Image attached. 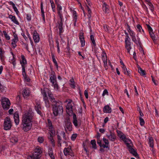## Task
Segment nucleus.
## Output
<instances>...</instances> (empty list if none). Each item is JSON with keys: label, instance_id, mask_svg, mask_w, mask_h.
Here are the masks:
<instances>
[{"label": "nucleus", "instance_id": "f257e3e1", "mask_svg": "<svg viewBox=\"0 0 159 159\" xmlns=\"http://www.w3.org/2000/svg\"><path fill=\"white\" fill-rule=\"evenodd\" d=\"M34 116V113L30 110L26 111L23 114L20 126L24 131L27 132L31 129Z\"/></svg>", "mask_w": 159, "mask_h": 159}, {"label": "nucleus", "instance_id": "f03ea898", "mask_svg": "<svg viewBox=\"0 0 159 159\" xmlns=\"http://www.w3.org/2000/svg\"><path fill=\"white\" fill-rule=\"evenodd\" d=\"M62 7L59 4H57V13L60 18V20L57 21V23L58 25V27L59 29V33L60 34H61L63 31V18L62 14Z\"/></svg>", "mask_w": 159, "mask_h": 159}, {"label": "nucleus", "instance_id": "7ed1b4c3", "mask_svg": "<svg viewBox=\"0 0 159 159\" xmlns=\"http://www.w3.org/2000/svg\"><path fill=\"white\" fill-rule=\"evenodd\" d=\"M53 112L54 116H57L59 114L62 113L63 110L62 103L59 101L53 105Z\"/></svg>", "mask_w": 159, "mask_h": 159}, {"label": "nucleus", "instance_id": "20e7f679", "mask_svg": "<svg viewBox=\"0 0 159 159\" xmlns=\"http://www.w3.org/2000/svg\"><path fill=\"white\" fill-rule=\"evenodd\" d=\"M42 152L41 148L37 147L34 149L32 155L28 156V159H38L41 157Z\"/></svg>", "mask_w": 159, "mask_h": 159}, {"label": "nucleus", "instance_id": "39448f33", "mask_svg": "<svg viewBox=\"0 0 159 159\" xmlns=\"http://www.w3.org/2000/svg\"><path fill=\"white\" fill-rule=\"evenodd\" d=\"M1 102L2 106L4 109L8 110L9 108L11 103L8 99L6 97H2Z\"/></svg>", "mask_w": 159, "mask_h": 159}, {"label": "nucleus", "instance_id": "423d86ee", "mask_svg": "<svg viewBox=\"0 0 159 159\" xmlns=\"http://www.w3.org/2000/svg\"><path fill=\"white\" fill-rule=\"evenodd\" d=\"M65 122L64 128L66 132H67V130L69 131H71L72 130V125L69 117L66 118Z\"/></svg>", "mask_w": 159, "mask_h": 159}, {"label": "nucleus", "instance_id": "0eeeda50", "mask_svg": "<svg viewBox=\"0 0 159 159\" xmlns=\"http://www.w3.org/2000/svg\"><path fill=\"white\" fill-rule=\"evenodd\" d=\"M12 125L10 118L7 117L5 119L4 123V128L5 130H8L10 129Z\"/></svg>", "mask_w": 159, "mask_h": 159}, {"label": "nucleus", "instance_id": "6e6552de", "mask_svg": "<svg viewBox=\"0 0 159 159\" xmlns=\"http://www.w3.org/2000/svg\"><path fill=\"white\" fill-rule=\"evenodd\" d=\"M48 139L51 142V143L53 146H55L54 140L53 139V137L55 135V132L54 130H51L48 134Z\"/></svg>", "mask_w": 159, "mask_h": 159}, {"label": "nucleus", "instance_id": "1a4fd4ad", "mask_svg": "<svg viewBox=\"0 0 159 159\" xmlns=\"http://www.w3.org/2000/svg\"><path fill=\"white\" fill-rule=\"evenodd\" d=\"M64 153L66 156L68 155H70L71 156H74L73 152L70 146H69L67 148H65L64 150Z\"/></svg>", "mask_w": 159, "mask_h": 159}, {"label": "nucleus", "instance_id": "9d476101", "mask_svg": "<svg viewBox=\"0 0 159 159\" xmlns=\"http://www.w3.org/2000/svg\"><path fill=\"white\" fill-rule=\"evenodd\" d=\"M107 138L111 141H114L116 139V136L114 133L111 130H110L109 133L106 134Z\"/></svg>", "mask_w": 159, "mask_h": 159}, {"label": "nucleus", "instance_id": "9b49d317", "mask_svg": "<svg viewBox=\"0 0 159 159\" xmlns=\"http://www.w3.org/2000/svg\"><path fill=\"white\" fill-rule=\"evenodd\" d=\"M130 39H125V48L127 50L128 53H130V50L131 49Z\"/></svg>", "mask_w": 159, "mask_h": 159}, {"label": "nucleus", "instance_id": "f8f14e48", "mask_svg": "<svg viewBox=\"0 0 159 159\" xmlns=\"http://www.w3.org/2000/svg\"><path fill=\"white\" fill-rule=\"evenodd\" d=\"M50 82L52 83V84H53L57 81V78L55 75V72L52 71L51 72L50 78Z\"/></svg>", "mask_w": 159, "mask_h": 159}, {"label": "nucleus", "instance_id": "ddd939ff", "mask_svg": "<svg viewBox=\"0 0 159 159\" xmlns=\"http://www.w3.org/2000/svg\"><path fill=\"white\" fill-rule=\"evenodd\" d=\"M21 60L20 61V63L21 65L22 70L24 71V70H25V65L27 64V61L24 55H21Z\"/></svg>", "mask_w": 159, "mask_h": 159}, {"label": "nucleus", "instance_id": "4468645a", "mask_svg": "<svg viewBox=\"0 0 159 159\" xmlns=\"http://www.w3.org/2000/svg\"><path fill=\"white\" fill-rule=\"evenodd\" d=\"M79 36L81 43V46L82 47H83L85 45V41L84 36V33L83 32H80L79 34Z\"/></svg>", "mask_w": 159, "mask_h": 159}, {"label": "nucleus", "instance_id": "2eb2a0df", "mask_svg": "<svg viewBox=\"0 0 159 159\" xmlns=\"http://www.w3.org/2000/svg\"><path fill=\"white\" fill-rule=\"evenodd\" d=\"M35 109L38 114L41 116H43V114L41 111V110L42 109L41 106L37 102L36 103Z\"/></svg>", "mask_w": 159, "mask_h": 159}, {"label": "nucleus", "instance_id": "dca6fc26", "mask_svg": "<svg viewBox=\"0 0 159 159\" xmlns=\"http://www.w3.org/2000/svg\"><path fill=\"white\" fill-rule=\"evenodd\" d=\"M33 38L35 43H38L39 41V37L38 34L35 30L34 31Z\"/></svg>", "mask_w": 159, "mask_h": 159}, {"label": "nucleus", "instance_id": "f3484780", "mask_svg": "<svg viewBox=\"0 0 159 159\" xmlns=\"http://www.w3.org/2000/svg\"><path fill=\"white\" fill-rule=\"evenodd\" d=\"M73 123L75 127H77L80 126V124L78 121L77 119L76 116L75 114H73Z\"/></svg>", "mask_w": 159, "mask_h": 159}, {"label": "nucleus", "instance_id": "a211bd4d", "mask_svg": "<svg viewBox=\"0 0 159 159\" xmlns=\"http://www.w3.org/2000/svg\"><path fill=\"white\" fill-rule=\"evenodd\" d=\"M30 90L27 88L25 89L23 91V95L24 98H27L30 95Z\"/></svg>", "mask_w": 159, "mask_h": 159}, {"label": "nucleus", "instance_id": "6ab92c4d", "mask_svg": "<svg viewBox=\"0 0 159 159\" xmlns=\"http://www.w3.org/2000/svg\"><path fill=\"white\" fill-rule=\"evenodd\" d=\"M14 118L16 125H18L19 123V118L18 113L17 112H16L14 113Z\"/></svg>", "mask_w": 159, "mask_h": 159}, {"label": "nucleus", "instance_id": "aec40b11", "mask_svg": "<svg viewBox=\"0 0 159 159\" xmlns=\"http://www.w3.org/2000/svg\"><path fill=\"white\" fill-rule=\"evenodd\" d=\"M48 153L51 159H55V156L52 148L49 147L48 149Z\"/></svg>", "mask_w": 159, "mask_h": 159}, {"label": "nucleus", "instance_id": "412c9836", "mask_svg": "<svg viewBox=\"0 0 159 159\" xmlns=\"http://www.w3.org/2000/svg\"><path fill=\"white\" fill-rule=\"evenodd\" d=\"M128 148H129V151L131 153L133 154L136 157H138V155L136 152L132 148V145Z\"/></svg>", "mask_w": 159, "mask_h": 159}, {"label": "nucleus", "instance_id": "4be33fe9", "mask_svg": "<svg viewBox=\"0 0 159 159\" xmlns=\"http://www.w3.org/2000/svg\"><path fill=\"white\" fill-rule=\"evenodd\" d=\"M103 111L105 113H110L111 112V109L108 105H106L104 107Z\"/></svg>", "mask_w": 159, "mask_h": 159}, {"label": "nucleus", "instance_id": "5701e85b", "mask_svg": "<svg viewBox=\"0 0 159 159\" xmlns=\"http://www.w3.org/2000/svg\"><path fill=\"white\" fill-rule=\"evenodd\" d=\"M128 28H127V31L129 33V34L131 38L134 37L135 36V34L134 32L130 30V27L128 25H127Z\"/></svg>", "mask_w": 159, "mask_h": 159}, {"label": "nucleus", "instance_id": "b1692460", "mask_svg": "<svg viewBox=\"0 0 159 159\" xmlns=\"http://www.w3.org/2000/svg\"><path fill=\"white\" fill-rule=\"evenodd\" d=\"M103 140L104 142L105 143V144H102V148H107L108 147V146L109 145V142L107 139L105 138H103Z\"/></svg>", "mask_w": 159, "mask_h": 159}, {"label": "nucleus", "instance_id": "393cba45", "mask_svg": "<svg viewBox=\"0 0 159 159\" xmlns=\"http://www.w3.org/2000/svg\"><path fill=\"white\" fill-rule=\"evenodd\" d=\"M132 39L136 44L138 45V44L140 45L141 43L139 38H137V39L136 38V36H134L132 38Z\"/></svg>", "mask_w": 159, "mask_h": 159}, {"label": "nucleus", "instance_id": "a878e982", "mask_svg": "<svg viewBox=\"0 0 159 159\" xmlns=\"http://www.w3.org/2000/svg\"><path fill=\"white\" fill-rule=\"evenodd\" d=\"M48 96L49 98V99L51 102L52 103H54L56 104L57 102L52 94L51 93H48Z\"/></svg>", "mask_w": 159, "mask_h": 159}, {"label": "nucleus", "instance_id": "bb28decb", "mask_svg": "<svg viewBox=\"0 0 159 159\" xmlns=\"http://www.w3.org/2000/svg\"><path fill=\"white\" fill-rule=\"evenodd\" d=\"M9 18L14 23L17 25L19 24V22L15 16L10 15L9 16Z\"/></svg>", "mask_w": 159, "mask_h": 159}, {"label": "nucleus", "instance_id": "cd10ccee", "mask_svg": "<svg viewBox=\"0 0 159 159\" xmlns=\"http://www.w3.org/2000/svg\"><path fill=\"white\" fill-rule=\"evenodd\" d=\"M125 143L126 144L128 147H130L132 145L131 140L128 139L126 138L125 140L124 141Z\"/></svg>", "mask_w": 159, "mask_h": 159}, {"label": "nucleus", "instance_id": "c85d7f7f", "mask_svg": "<svg viewBox=\"0 0 159 159\" xmlns=\"http://www.w3.org/2000/svg\"><path fill=\"white\" fill-rule=\"evenodd\" d=\"M22 75L24 77L25 80L27 82H29L30 80V79L29 77H28L26 74L25 70H24V71L23 70H22Z\"/></svg>", "mask_w": 159, "mask_h": 159}, {"label": "nucleus", "instance_id": "c756f323", "mask_svg": "<svg viewBox=\"0 0 159 159\" xmlns=\"http://www.w3.org/2000/svg\"><path fill=\"white\" fill-rule=\"evenodd\" d=\"M103 9L104 11L106 13H108L109 12V9L106 3H103Z\"/></svg>", "mask_w": 159, "mask_h": 159}, {"label": "nucleus", "instance_id": "7c9ffc66", "mask_svg": "<svg viewBox=\"0 0 159 159\" xmlns=\"http://www.w3.org/2000/svg\"><path fill=\"white\" fill-rule=\"evenodd\" d=\"M56 134L57 136V139H58V146L59 147H61V136L59 135V133L57 132L56 133Z\"/></svg>", "mask_w": 159, "mask_h": 159}, {"label": "nucleus", "instance_id": "2f4dec72", "mask_svg": "<svg viewBox=\"0 0 159 159\" xmlns=\"http://www.w3.org/2000/svg\"><path fill=\"white\" fill-rule=\"evenodd\" d=\"M47 92L49 93L48 92V89H45L42 92L43 96V98H48L47 96Z\"/></svg>", "mask_w": 159, "mask_h": 159}, {"label": "nucleus", "instance_id": "473e14b6", "mask_svg": "<svg viewBox=\"0 0 159 159\" xmlns=\"http://www.w3.org/2000/svg\"><path fill=\"white\" fill-rule=\"evenodd\" d=\"M52 61L54 63L55 65L56 66L57 68H58V65L57 61L55 58V56L53 53H52Z\"/></svg>", "mask_w": 159, "mask_h": 159}, {"label": "nucleus", "instance_id": "72a5a7b5", "mask_svg": "<svg viewBox=\"0 0 159 159\" xmlns=\"http://www.w3.org/2000/svg\"><path fill=\"white\" fill-rule=\"evenodd\" d=\"M138 72L142 75H144L146 74L145 71L142 70L140 66L138 67Z\"/></svg>", "mask_w": 159, "mask_h": 159}, {"label": "nucleus", "instance_id": "f704fd0d", "mask_svg": "<svg viewBox=\"0 0 159 159\" xmlns=\"http://www.w3.org/2000/svg\"><path fill=\"white\" fill-rule=\"evenodd\" d=\"M41 10L42 13V15L43 17V19L44 21H45V15L44 14V11L43 8V3L41 2Z\"/></svg>", "mask_w": 159, "mask_h": 159}, {"label": "nucleus", "instance_id": "c9c22d12", "mask_svg": "<svg viewBox=\"0 0 159 159\" xmlns=\"http://www.w3.org/2000/svg\"><path fill=\"white\" fill-rule=\"evenodd\" d=\"M149 143L150 146L152 148L153 147V139L152 137H151L149 138Z\"/></svg>", "mask_w": 159, "mask_h": 159}, {"label": "nucleus", "instance_id": "e433bc0d", "mask_svg": "<svg viewBox=\"0 0 159 159\" xmlns=\"http://www.w3.org/2000/svg\"><path fill=\"white\" fill-rule=\"evenodd\" d=\"M43 100L45 102L46 107H50V105L49 102L48 100V98H43Z\"/></svg>", "mask_w": 159, "mask_h": 159}, {"label": "nucleus", "instance_id": "4c0bfd02", "mask_svg": "<svg viewBox=\"0 0 159 159\" xmlns=\"http://www.w3.org/2000/svg\"><path fill=\"white\" fill-rule=\"evenodd\" d=\"M69 84L71 88H74L75 87L74 80L73 79H72L70 80Z\"/></svg>", "mask_w": 159, "mask_h": 159}, {"label": "nucleus", "instance_id": "58836bf2", "mask_svg": "<svg viewBox=\"0 0 159 159\" xmlns=\"http://www.w3.org/2000/svg\"><path fill=\"white\" fill-rule=\"evenodd\" d=\"M16 60L14 56H13V57L12 59L10 61V63L13 64L14 68L15 67L16 64Z\"/></svg>", "mask_w": 159, "mask_h": 159}, {"label": "nucleus", "instance_id": "ea45409f", "mask_svg": "<svg viewBox=\"0 0 159 159\" xmlns=\"http://www.w3.org/2000/svg\"><path fill=\"white\" fill-rule=\"evenodd\" d=\"M48 126L49 129H52L53 128L52 123L49 119H48Z\"/></svg>", "mask_w": 159, "mask_h": 159}, {"label": "nucleus", "instance_id": "a19ab883", "mask_svg": "<svg viewBox=\"0 0 159 159\" xmlns=\"http://www.w3.org/2000/svg\"><path fill=\"white\" fill-rule=\"evenodd\" d=\"M91 143L92 145V148L96 149L97 147L96 141L95 140H92L91 141Z\"/></svg>", "mask_w": 159, "mask_h": 159}, {"label": "nucleus", "instance_id": "79ce46f5", "mask_svg": "<svg viewBox=\"0 0 159 159\" xmlns=\"http://www.w3.org/2000/svg\"><path fill=\"white\" fill-rule=\"evenodd\" d=\"M18 141V139L16 137H14L10 139V141L12 143H16Z\"/></svg>", "mask_w": 159, "mask_h": 159}, {"label": "nucleus", "instance_id": "37998d69", "mask_svg": "<svg viewBox=\"0 0 159 159\" xmlns=\"http://www.w3.org/2000/svg\"><path fill=\"white\" fill-rule=\"evenodd\" d=\"M4 51H3L1 48H0V56L2 60L3 59V57L4 56Z\"/></svg>", "mask_w": 159, "mask_h": 159}, {"label": "nucleus", "instance_id": "c03bdc74", "mask_svg": "<svg viewBox=\"0 0 159 159\" xmlns=\"http://www.w3.org/2000/svg\"><path fill=\"white\" fill-rule=\"evenodd\" d=\"M90 39L92 42L94 46H96V44L94 39V36L93 35H91L90 36Z\"/></svg>", "mask_w": 159, "mask_h": 159}, {"label": "nucleus", "instance_id": "a18cd8bd", "mask_svg": "<svg viewBox=\"0 0 159 159\" xmlns=\"http://www.w3.org/2000/svg\"><path fill=\"white\" fill-rule=\"evenodd\" d=\"M13 35L14 38L12 40L17 42L19 41V39L17 35L15 33H14Z\"/></svg>", "mask_w": 159, "mask_h": 159}, {"label": "nucleus", "instance_id": "49530a36", "mask_svg": "<svg viewBox=\"0 0 159 159\" xmlns=\"http://www.w3.org/2000/svg\"><path fill=\"white\" fill-rule=\"evenodd\" d=\"M140 124L141 126L145 124L144 120L140 116L139 117Z\"/></svg>", "mask_w": 159, "mask_h": 159}, {"label": "nucleus", "instance_id": "de8ad7c7", "mask_svg": "<svg viewBox=\"0 0 159 159\" xmlns=\"http://www.w3.org/2000/svg\"><path fill=\"white\" fill-rule=\"evenodd\" d=\"M3 34L6 38V39L7 40H9L10 39V36L8 35V34H7L6 32L5 31H3Z\"/></svg>", "mask_w": 159, "mask_h": 159}, {"label": "nucleus", "instance_id": "09e8293b", "mask_svg": "<svg viewBox=\"0 0 159 159\" xmlns=\"http://www.w3.org/2000/svg\"><path fill=\"white\" fill-rule=\"evenodd\" d=\"M102 59L103 62L107 61V58L106 54L103 53L102 54Z\"/></svg>", "mask_w": 159, "mask_h": 159}, {"label": "nucleus", "instance_id": "8fccbe9b", "mask_svg": "<svg viewBox=\"0 0 159 159\" xmlns=\"http://www.w3.org/2000/svg\"><path fill=\"white\" fill-rule=\"evenodd\" d=\"M70 102H69L66 107V109L67 110H70L72 109V106L70 105Z\"/></svg>", "mask_w": 159, "mask_h": 159}, {"label": "nucleus", "instance_id": "3c124183", "mask_svg": "<svg viewBox=\"0 0 159 159\" xmlns=\"http://www.w3.org/2000/svg\"><path fill=\"white\" fill-rule=\"evenodd\" d=\"M59 134L60 136H62L65 140H66V137L65 133L64 132L62 131L60 134L59 133Z\"/></svg>", "mask_w": 159, "mask_h": 159}, {"label": "nucleus", "instance_id": "603ef678", "mask_svg": "<svg viewBox=\"0 0 159 159\" xmlns=\"http://www.w3.org/2000/svg\"><path fill=\"white\" fill-rule=\"evenodd\" d=\"M118 136L120 138V137H121L124 134L120 131L117 130L116 131Z\"/></svg>", "mask_w": 159, "mask_h": 159}, {"label": "nucleus", "instance_id": "864d4df0", "mask_svg": "<svg viewBox=\"0 0 159 159\" xmlns=\"http://www.w3.org/2000/svg\"><path fill=\"white\" fill-rule=\"evenodd\" d=\"M86 7L89 14L88 15V16L89 18H90L91 16V12L89 7L88 6H87Z\"/></svg>", "mask_w": 159, "mask_h": 159}, {"label": "nucleus", "instance_id": "5fc2aeb1", "mask_svg": "<svg viewBox=\"0 0 159 159\" xmlns=\"http://www.w3.org/2000/svg\"><path fill=\"white\" fill-rule=\"evenodd\" d=\"M97 143L101 147H102V144L101 141L100 139H97Z\"/></svg>", "mask_w": 159, "mask_h": 159}, {"label": "nucleus", "instance_id": "6e6d98bb", "mask_svg": "<svg viewBox=\"0 0 159 159\" xmlns=\"http://www.w3.org/2000/svg\"><path fill=\"white\" fill-rule=\"evenodd\" d=\"M74 17L73 21H75L76 22L77 20V16L76 15V12L75 11H74Z\"/></svg>", "mask_w": 159, "mask_h": 159}, {"label": "nucleus", "instance_id": "4d7b16f0", "mask_svg": "<svg viewBox=\"0 0 159 159\" xmlns=\"http://www.w3.org/2000/svg\"><path fill=\"white\" fill-rule=\"evenodd\" d=\"M51 7L52 9V10L53 12H55L56 11L55 9V5L54 3L51 4Z\"/></svg>", "mask_w": 159, "mask_h": 159}, {"label": "nucleus", "instance_id": "13d9d810", "mask_svg": "<svg viewBox=\"0 0 159 159\" xmlns=\"http://www.w3.org/2000/svg\"><path fill=\"white\" fill-rule=\"evenodd\" d=\"M76 137H77L76 134H74L72 135L71 138V139L72 140L74 141Z\"/></svg>", "mask_w": 159, "mask_h": 159}, {"label": "nucleus", "instance_id": "bf43d9fd", "mask_svg": "<svg viewBox=\"0 0 159 159\" xmlns=\"http://www.w3.org/2000/svg\"><path fill=\"white\" fill-rule=\"evenodd\" d=\"M150 33V36L152 39V40L153 41H154V40H155V35H154V34L152 32H150V33Z\"/></svg>", "mask_w": 159, "mask_h": 159}, {"label": "nucleus", "instance_id": "052dcab7", "mask_svg": "<svg viewBox=\"0 0 159 159\" xmlns=\"http://www.w3.org/2000/svg\"><path fill=\"white\" fill-rule=\"evenodd\" d=\"M147 27L148 28L149 33L152 32V30L151 26L148 25H147Z\"/></svg>", "mask_w": 159, "mask_h": 159}, {"label": "nucleus", "instance_id": "680f3d73", "mask_svg": "<svg viewBox=\"0 0 159 159\" xmlns=\"http://www.w3.org/2000/svg\"><path fill=\"white\" fill-rule=\"evenodd\" d=\"M136 27L138 30L140 32H141V29H142V28L140 25L139 24H138L137 25Z\"/></svg>", "mask_w": 159, "mask_h": 159}, {"label": "nucleus", "instance_id": "e2e57ef3", "mask_svg": "<svg viewBox=\"0 0 159 159\" xmlns=\"http://www.w3.org/2000/svg\"><path fill=\"white\" fill-rule=\"evenodd\" d=\"M105 95H108V92L107 89H105L104 90L102 94V96H104Z\"/></svg>", "mask_w": 159, "mask_h": 159}, {"label": "nucleus", "instance_id": "0e129e2a", "mask_svg": "<svg viewBox=\"0 0 159 159\" xmlns=\"http://www.w3.org/2000/svg\"><path fill=\"white\" fill-rule=\"evenodd\" d=\"M52 84V85L54 86V87L55 88H56L57 89H58L59 86H58V84H57V82H56L54 84Z\"/></svg>", "mask_w": 159, "mask_h": 159}, {"label": "nucleus", "instance_id": "69168bd1", "mask_svg": "<svg viewBox=\"0 0 159 159\" xmlns=\"http://www.w3.org/2000/svg\"><path fill=\"white\" fill-rule=\"evenodd\" d=\"M38 141L40 143H42L43 141V139L42 137H39L38 138Z\"/></svg>", "mask_w": 159, "mask_h": 159}, {"label": "nucleus", "instance_id": "338daca9", "mask_svg": "<svg viewBox=\"0 0 159 159\" xmlns=\"http://www.w3.org/2000/svg\"><path fill=\"white\" fill-rule=\"evenodd\" d=\"M13 8L14 10V11L16 12L17 14H18L19 13V12L18 10L17 9V8L15 6V5L14 6H13Z\"/></svg>", "mask_w": 159, "mask_h": 159}, {"label": "nucleus", "instance_id": "774afa93", "mask_svg": "<svg viewBox=\"0 0 159 159\" xmlns=\"http://www.w3.org/2000/svg\"><path fill=\"white\" fill-rule=\"evenodd\" d=\"M124 73L125 74L129 76V75L130 74V71L129 70H127L126 71H124Z\"/></svg>", "mask_w": 159, "mask_h": 159}]
</instances>
